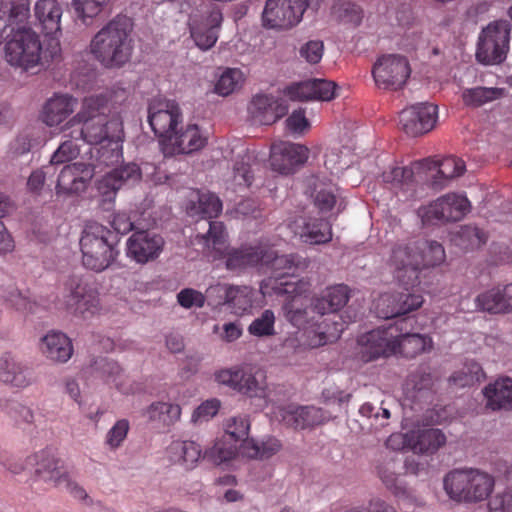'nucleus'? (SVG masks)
<instances>
[{
    "label": "nucleus",
    "instance_id": "30",
    "mask_svg": "<svg viewBox=\"0 0 512 512\" xmlns=\"http://www.w3.org/2000/svg\"><path fill=\"white\" fill-rule=\"evenodd\" d=\"M77 105V98L69 94L56 93L45 102L41 111V120L48 127L64 125Z\"/></svg>",
    "mask_w": 512,
    "mask_h": 512
},
{
    "label": "nucleus",
    "instance_id": "58",
    "mask_svg": "<svg viewBox=\"0 0 512 512\" xmlns=\"http://www.w3.org/2000/svg\"><path fill=\"white\" fill-rule=\"evenodd\" d=\"M276 317L272 310H264L248 327V332L255 337H270L275 335Z\"/></svg>",
    "mask_w": 512,
    "mask_h": 512
},
{
    "label": "nucleus",
    "instance_id": "34",
    "mask_svg": "<svg viewBox=\"0 0 512 512\" xmlns=\"http://www.w3.org/2000/svg\"><path fill=\"white\" fill-rule=\"evenodd\" d=\"M237 392L263 402L261 408L268 406V386L265 373L257 368L242 366Z\"/></svg>",
    "mask_w": 512,
    "mask_h": 512
},
{
    "label": "nucleus",
    "instance_id": "36",
    "mask_svg": "<svg viewBox=\"0 0 512 512\" xmlns=\"http://www.w3.org/2000/svg\"><path fill=\"white\" fill-rule=\"evenodd\" d=\"M260 167V161L254 151L243 149L238 153L232 170L231 186L233 189L248 188Z\"/></svg>",
    "mask_w": 512,
    "mask_h": 512
},
{
    "label": "nucleus",
    "instance_id": "55",
    "mask_svg": "<svg viewBox=\"0 0 512 512\" xmlns=\"http://www.w3.org/2000/svg\"><path fill=\"white\" fill-rule=\"evenodd\" d=\"M373 309L379 318L389 319L400 316L399 292L382 293L374 300Z\"/></svg>",
    "mask_w": 512,
    "mask_h": 512
},
{
    "label": "nucleus",
    "instance_id": "44",
    "mask_svg": "<svg viewBox=\"0 0 512 512\" xmlns=\"http://www.w3.org/2000/svg\"><path fill=\"white\" fill-rule=\"evenodd\" d=\"M399 464L400 461L396 457L381 454L376 466L379 478L386 488L394 494H400L404 491V486L397 473Z\"/></svg>",
    "mask_w": 512,
    "mask_h": 512
},
{
    "label": "nucleus",
    "instance_id": "31",
    "mask_svg": "<svg viewBox=\"0 0 512 512\" xmlns=\"http://www.w3.org/2000/svg\"><path fill=\"white\" fill-rule=\"evenodd\" d=\"M62 14V6L57 0H37L34 4V17L42 32L53 37L51 41H58L61 35Z\"/></svg>",
    "mask_w": 512,
    "mask_h": 512
},
{
    "label": "nucleus",
    "instance_id": "64",
    "mask_svg": "<svg viewBox=\"0 0 512 512\" xmlns=\"http://www.w3.org/2000/svg\"><path fill=\"white\" fill-rule=\"evenodd\" d=\"M199 209L204 218L217 217L222 211V202L213 193H202L199 196Z\"/></svg>",
    "mask_w": 512,
    "mask_h": 512
},
{
    "label": "nucleus",
    "instance_id": "62",
    "mask_svg": "<svg viewBox=\"0 0 512 512\" xmlns=\"http://www.w3.org/2000/svg\"><path fill=\"white\" fill-rule=\"evenodd\" d=\"M130 429V425L128 420L120 419L118 420L107 432L105 437V445L110 450L118 449L123 442L125 441L128 432Z\"/></svg>",
    "mask_w": 512,
    "mask_h": 512
},
{
    "label": "nucleus",
    "instance_id": "46",
    "mask_svg": "<svg viewBox=\"0 0 512 512\" xmlns=\"http://www.w3.org/2000/svg\"><path fill=\"white\" fill-rule=\"evenodd\" d=\"M473 310L493 314L507 312L504 290L499 287H495L479 294L474 300Z\"/></svg>",
    "mask_w": 512,
    "mask_h": 512
},
{
    "label": "nucleus",
    "instance_id": "48",
    "mask_svg": "<svg viewBox=\"0 0 512 512\" xmlns=\"http://www.w3.org/2000/svg\"><path fill=\"white\" fill-rule=\"evenodd\" d=\"M0 411L18 426L32 425L35 420L34 410L30 406L15 400L0 402Z\"/></svg>",
    "mask_w": 512,
    "mask_h": 512
},
{
    "label": "nucleus",
    "instance_id": "53",
    "mask_svg": "<svg viewBox=\"0 0 512 512\" xmlns=\"http://www.w3.org/2000/svg\"><path fill=\"white\" fill-rule=\"evenodd\" d=\"M333 16L343 24L356 27L363 19V11L360 6L349 0H338L332 7Z\"/></svg>",
    "mask_w": 512,
    "mask_h": 512
},
{
    "label": "nucleus",
    "instance_id": "63",
    "mask_svg": "<svg viewBox=\"0 0 512 512\" xmlns=\"http://www.w3.org/2000/svg\"><path fill=\"white\" fill-rule=\"evenodd\" d=\"M221 407L220 400L216 398L208 399L202 402L191 415V422L194 425L208 422L212 419L219 411Z\"/></svg>",
    "mask_w": 512,
    "mask_h": 512
},
{
    "label": "nucleus",
    "instance_id": "28",
    "mask_svg": "<svg viewBox=\"0 0 512 512\" xmlns=\"http://www.w3.org/2000/svg\"><path fill=\"white\" fill-rule=\"evenodd\" d=\"M274 417L295 429H304L309 426L319 425L327 421L330 416L314 406H276L273 409Z\"/></svg>",
    "mask_w": 512,
    "mask_h": 512
},
{
    "label": "nucleus",
    "instance_id": "8",
    "mask_svg": "<svg viewBox=\"0 0 512 512\" xmlns=\"http://www.w3.org/2000/svg\"><path fill=\"white\" fill-rule=\"evenodd\" d=\"M493 486V478L477 469L454 470L444 478L445 491L457 501H482L491 493Z\"/></svg>",
    "mask_w": 512,
    "mask_h": 512
},
{
    "label": "nucleus",
    "instance_id": "10",
    "mask_svg": "<svg viewBox=\"0 0 512 512\" xmlns=\"http://www.w3.org/2000/svg\"><path fill=\"white\" fill-rule=\"evenodd\" d=\"M471 209V203L462 193L450 192L422 205L417 215L423 225H440L462 220Z\"/></svg>",
    "mask_w": 512,
    "mask_h": 512
},
{
    "label": "nucleus",
    "instance_id": "41",
    "mask_svg": "<svg viewBox=\"0 0 512 512\" xmlns=\"http://www.w3.org/2000/svg\"><path fill=\"white\" fill-rule=\"evenodd\" d=\"M486 405L492 410L512 408V379L502 378L485 387Z\"/></svg>",
    "mask_w": 512,
    "mask_h": 512
},
{
    "label": "nucleus",
    "instance_id": "57",
    "mask_svg": "<svg viewBox=\"0 0 512 512\" xmlns=\"http://www.w3.org/2000/svg\"><path fill=\"white\" fill-rule=\"evenodd\" d=\"M64 137H67L59 147L53 152L50 158V164L57 165L75 159L80 153V147L76 143L79 139L70 136V130L63 132Z\"/></svg>",
    "mask_w": 512,
    "mask_h": 512
},
{
    "label": "nucleus",
    "instance_id": "42",
    "mask_svg": "<svg viewBox=\"0 0 512 512\" xmlns=\"http://www.w3.org/2000/svg\"><path fill=\"white\" fill-rule=\"evenodd\" d=\"M282 448L281 442L272 436L257 441L253 438L246 439L240 446L241 454L251 459H269Z\"/></svg>",
    "mask_w": 512,
    "mask_h": 512
},
{
    "label": "nucleus",
    "instance_id": "21",
    "mask_svg": "<svg viewBox=\"0 0 512 512\" xmlns=\"http://www.w3.org/2000/svg\"><path fill=\"white\" fill-rule=\"evenodd\" d=\"M164 238L147 230L135 231L126 241V256L137 264L155 261L164 250Z\"/></svg>",
    "mask_w": 512,
    "mask_h": 512
},
{
    "label": "nucleus",
    "instance_id": "16",
    "mask_svg": "<svg viewBox=\"0 0 512 512\" xmlns=\"http://www.w3.org/2000/svg\"><path fill=\"white\" fill-rule=\"evenodd\" d=\"M159 142L165 156L189 155L206 146L208 133L197 124H187Z\"/></svg>",
    "mask_w": 512,
    "mask_h": 512
},
{
    "label": "nucleus",
    "instance_id": "38",
    "mask_svg": "<svg viewBox=\"0 0 512 512\" xmlns=\"http://www.w3.org/2000/svg\"><path fill=\"white\" fill-rule=\"evenodd\" d=\"M349 300V289L346 285L340 284L329 287L320 298L313 303L312 310L320 315V318L334 316V312L341 309Z\"/></svg>",
    "mask_w": 512,
    "mask_h": 512
},
{
    "label": "nucleus",
    "instance_id": "45",
    "mask_svg": "<svg viewBox=\"0 0 512 512\" xmlns=\"http://www.w3.org/2000/svg\"><path fill=\"white\" fill-rule=\"evenodd\" d=\"M414 434L413 452L431 454L436 452L446 442V437L440 429L430 428L423 431H412Z\"/></svg>",
    "mask_w": 512,
    "mask_h": 512
},
{
    "label": "nucleus",
    "instance_id": "11",
    "mask_svg": "<svg viewBox=\"0 0 512 512\" xmlns=\"http://www.w3.org/2000/svg\"><path fill=\"white\" fill-rule=\"evenodd\" d=\"M509 40L510 24L507 21L497 20L488 24L478 38L477 60L487 65L501 63L509 50Z\"/></svg>",
    "mask_w": 512,
    "mask_h": 512
},
{
    "label": "nucleus",
    "instance_id": "15",
    "mask_svg": "<svg viewBox=\"0 0 512 512\" xmlns=\"http://www.w3.org/2000/svg\"><path fill=\"white\" fill-rule=\"evenodd\" d=\"M415 168L422 175L423 183L435 189H443L451 179L461 176L466 167L463 160L448 156L441 161L430 158L417 161Z\"/></svg>",
    "mask_w": 512,
    "mask_h": 512
},
{
    "label": "nucleus",
    "instance_id": "51",
    "mask_svg": "<svg viewBox=\"0 0 512 512\" xmlns=\"http://www.w3.org/2000/svg\"><path fill=\"white\" fill-rule=\"evenodd\" d=\"M250 111L261 123L270 124L275 122L284 113L276 112L273 97L260 94L256 95L250 105Z\"/></svg>",
    "mask_w": 512,
    "mask_h": 512
},
{
    "label": "nucleus",
    "instance_id": "32",
    "mask_svg": "<svg viewBox=\"0 0 512 512\" xmlns=\"http://www.w3.org/2000/svg\"><path fill=\"white\" fill-rule=\"evenodd\" d=\"M222 19V13L219 10H212L201 21L191 20L190 33L197 47L206 51L215 45Z\"/></svg>",
    "mask_w": 512,
    "mask_h": 512
},
{
    "label": "nucleus",
    "instance_id": "3",
    "mask_svg": "<svg viewBox=\"0 0 512 512\" xmlns=\"http://www.w3.org/2000/svg\"><path fill=\"white\" fill-rule=\"evenodd\" d=\"M206 234L198 236L206 253L213 260H224L225 268L231 272L241 273L250 268H259L261 261H268L271 256L265 250V242L244 244L239 248H229L225 226L219 221H209Z\"/></svg>",
    "mask_w": 512,
    "mask_h": 512
},
{
    "label": "nucleus",
    "instance_id": "19",
    "mask_svg": "<svg viewBox=\"0 0 512 512\" xmlns=\"http://www.w3.org/2000/svg\"><path fill=\"white\" fill-rule=\"evenodd\" d=\"M142 179V171L136 163H127L104 174L96 181V189L102 202H114L117 193L130 188Z\"/></svg>",
    "mask_w": 512,
    "mask_h": 512
},
{
    "label": "nucleus",
    "instance_id": "22",
    "mask_svg": "<svg viewBox=\"0 0 512 512\" xmlns=\"http://www.w3.org/2000/svg\"><path fill=\"white\" fill-rule=\"evenodd\" d=\"M0 382L16 389H26L37 382L32 367L19 355L6 351L0 355Z\"/></svg>",
    "mask_w": 512,
    "mask_h": 512
},
{
    "label": "nucleus",
    "instance_id": "35",
    "mask_svg": "<svg viewBox=\"0 0 512 512\" xmlns=\"http://www.w3.org/2000/svg\"><path fill=\"white\" fill-rule=\"evenodd\" d=\"M166 457L169 462L179 465L185 470H192L198 465L202 457V450L200 445L194 441L175 440L166 448Z\"/></svg>",
    "mask_w": 512,
    "mask_h": 512
},
{
    "label": "nucleus",
    "instance_id": "20",
    "mask_svg": "<svg viewBox=\"0 0 512 512\" xmlns=\"http://www.w3.org/2000/svg\"><path fill=\"white\" fill-rule=\"evenodd\" d=\"M309 154V148L303 144L277 141L270 148V167L279 174L290 175L307 162Z\"/></svg>",
    "mask_w": 512,
    "mask_h": 512
},
{
    "label": "nucleus",
    "instance_id": "60",
    "mask_svg": "<svg viewBox=\"0 0 512 512\" xmlns=\"http://www.w3.org/2000/svg\"><path fill=\"white\" fill-rule=\"evenodd\" d=\"M238 452L237 442L219 439L210 448L208 455L215 464H222L232 460Z\"/></svg>",
    "mask_w": 512,
    "mask_h": 512
},
{
    "label": "nucleus",
    "instance_id": "27",
    "mask_svg": "<svg viewBox=\"0 0 512 512\" xmlns=\"http://www.w3.org/2000/svg\"><path fill=\"white\" fill-rule=\"evenodd\" d=\"M337 85L325 79H309L292 83L283 93L293 101H331L336 96Z\"/></svg>",
    "mask_w": 512,
    "mask_h": 512
},
{
    "label": "nucleus",
    "instance_id": "9",
    "mask_svg": "<svg viewBox=\"0 0 512 512\" xmlns=\"http://www.w3.org/2000/svg\"><path fill=\"white\" fill-rule=\"evenodd\" d=\"M418 239H407L395 243L387 259V264L394 278L406 290L420 284L419 263L421 257L418 249Z\"/></svg>",
    "mask_w": 512,
    "mask_h": 512
},
{
    "label": "nucleus",
    "instance_id": "37",
    "mask_svg": "<svg viewBox=\"0 0 512 512\" xmlns=\"http://www.w3.org/2000/svg\"><path fill=\"white\" fill-rule=\"evenodd\" d=\"M40 350L47 359L55 363H66L72 357L73 345L66 334L50 331L41 339Z\"/></svg>",
    "mask_w": 512,
    "mask_h": 512
},
{
    "label": "nucleus",
    "instance_id": "6",
    "mask_svg": "<svg viewBox=\"0 0 512 512\" xmlns=\"http://www.w3.org/2000/svg\"><path fill=\"white\" fill-rule=\"evenodd\" d=\"M83 266L100 273L108 269L118 258V240L104 225L97 222L87 223L79 239Z\"/></svg>",
    "mask_w": 512,
    "mask_h": 512
},
{
    "label": "nucleus",
    "instance_id": "59",
    "mask_svg": "<svg viewBox=\"0 0 512 512\" xmlns=\"http://www.w3.org/2000/svg\"><path fill=\"white\" fill-rule=\"evenodd\" d=\"M250 430V422L246 416H232L225 420L224 431L225 436L229 437L230 440L243 442L248 439L247 436Z\"/></svg>",
    "mask_w": 512,
    "mask_h": 512
},
{
    "label": "nucleus",
    "instance_id": "52",
    "mask_svg": "<svg viewBox=\"0 0 512 512\" xmlns=\"http://www.w3.org/2000/svg\"><path fill=\"white\" fill-rule=\"evenodd\" d=\"M111 0H71V8L84 24L92 22L108 6Z\"/></svg>",
    "mask_w": 512,
    "mask_h": 512
},
{
    "label": "nucleus",
    "instance_id": "25",
    "mask_svg": "<svg viewBox=\"0 0 512 512\" xmlns=\"http://www.w3.org/2000/svg\"><path fill=\"white\" fill-rule=\"evenodd\" d=\"M438 118V107L432 103H417L399 114L401 129L410 136H419L433 129Z\"/></svg>",
    "mask_w": 512,
    "mask_h": 512
},
{
    "label": "nucleus",
    "instance_id": "26",
    "mask_svg": "<svg viewBox=\"0 0 512 512\" xmlns=\"http://www.w3.org/2000/svg\"><path fill=\"white\" fill-rule=\"evenodd\" d=\"M207 294H217L224 298L232 313L242 316L250 313L257 305L258 293L248 286H236L228 284H216L207 289Z\"/></svg>",
    "mask_w": 512,
    "mask_h": 512
},
{
    "label": "nucleus",
    "instance_id": "56",
    "mask_svg": "<svg viewBox=\"0 0 512 512\" xmlns=\"http://www.w3.org/2000/svg\"><path fill=\"white\" fill-rule=\"evenodd\" d=\"M483 377L484 373L480 364L469 361L450 377V381L459 387H466L481 381Z\"/></svg>",
    "mask_w": 512,
    "mask_h": 512
},
{
    "label": "nucleus",
    "instance_id": "24",
    "mask_svg": "<svg viewBox=\"0 0 512 512\" xmlns=\"http://www.w3.org/2000/svg\"><path fill=\"white\" fill-rule=\"evenodd\" d=\"M94 174V167L91 164L75 162L65 165L57 178L56 195L75 196L85 192Z\"/></svg>",
    "mask_w": 512,
    "mask_h": 512
},
{
    "label": "nucleus",
    "instance_id": "2",
    "mask_svg": "<svg viewBox=\"0 0 512 512\" xmlns=\"http://www.w3.org/2000/svg\"><path fill=\"white\" fill-rule=\"evenodd\" d=\"M108 100L103 95L86 97L80 111L61 126L70 136L90 145H99L97 160L110 166L122 158L123 127L117 117H109Z\"/></svg>",
    "mask_w": 512,
    "mask_h": 512
},
{
    "label": "nucleus",
    "instance_id": "13",
    "mask_svg": "<svg viewBox=\"0 0 512 512\" xmlns=\"http://www.w3.org/2000/svg\"><path fill=\"white\" fill-rule=\"evenodd\" d=\"M411 68L406 57L385 54L377 58L372 67V77L379 89L398 90L407 82Z\"/></svg>",
    "mask_w": 512,
    "mask_h": 512
},
{
    "label": "nucleus",
    "instance_id": "39",
    "mask_svg": "<svg viewBox=\"0 0 512 512\" xmlns=\"http://www.w3.org/2000/svg\"><path fill=\"white\" fill-rule=\"evenodd\" d=\"M401 327V335L397 337V353L405 357H415L426 351H430L433 346L431 337L419 333L404 332L405 321L396 322Z\"/></svg>",
    "mask_w": 512,
    "mask_h": 512
},
{
    "label": "nucleus",
    "instance_id": "29",
    "mask_svg": "<svg viewBox=\"0 0 512 512\" xmlns=\"http://www.w3.org/2000/svg\"><path fill=\"white\" fill-rule=\"evenodd\" d=\"M290 229L308 245L326 244L333 237L331 224L324 219L300 217L290 224Z\"/></svg>",
    "mask_w": 512,
    "mask_h": 512
},
{
    "label": "nucleus",
    "instance_id": "61",
    "mask_svg": "<svg viewBox=\"0 0 512 512\" xmlns=\"http://www.w3.org/2000/svg\"><path fill=\"white\" fill-rule=\"evenodd\" d=\"M351 159L348 152L335 148L329 149L325 154L324 165L331 174L338 175L346 169H350Z\"/></svg>",
    "mask_w": 512,
    "mask_h": 512
},
{
    "label": "nucleus",
    "instance_id": "47",
    "mask_svg": "<svg viewBox=\"0 0 512 512\" xmlns=\"http://www.w3.org/2000/svg\"><path fill=\"white\" fill-rule=\"evenodd\" d=\"M504 94L505 90L497 87L466 88L462 92V100L466 106L480 107L502 98Z\"/></svg>",
    "mask_w": 512,
    "mask_h": 512
},
{
    "label": "nucleus",
    "instance_id": "17",
    "mask_svg": "<svg viewBox=\"0 0 512 512\" xmlns=\"http://www.w3.org/2000/svg\"><path fill=\"white\" fill-rule=\"evenodd\" d=\"M344 331V322L337 315L326 316L312 322L308 321L299 332L298 341L303 348H317L340 338Z\"/></svg>",
    "mask_w": 512,
    "mask_h": 512
},
{
    "label": "nucleus",
    "instance_id": "33",
    "mask_svg": "<svg viewBox=\"0 0 512 512\" xmlns=\"http://www.w3.org/2000/svg\"><path fill=\"white\" fill-rule=\"evenodd\" d=\"M383 181L393 188L399 189L405 199L414 196L416 184L423 183L422 175L415 168V162L409 167L391 166L382 174Z\"/></svg>",
    "mask_w": 512,
    "mask_h": 512
},
{
    "label": "nucleus",
    "instance_id": "14",
    "mask_svg": "<svg viewBox=\"0 0 512 512\" xmlns=\"http://www.w3.org/2000/svg\"><path fill=\"white\" fill-rule=\"evenodd\" d=\"M307 6V0H266L262 25L267 29H290L301 21Z\"/></svg>",
    "mask_w": 512,
    "mask_h": 512
},
{
    "label": "nucleus",
    "instance_id": "12",
    "mask_svg": "<svg viewBox=\"0 0 512 512\" xmlns=\"http://www.w3.org/2000/svg\"><path fill=\"white\" fill-rule=\"evenodd\" d=\"M399 335H401V327L396 322L361 335L358 338V346L362 360L368 362L397 354V337Z\"/></svg>",
    "mask_w": 512,
    "mask_h": 512
},
{
    "label": "nucleus",
    "instance_id": "43",
    "mask_svg": "<svg viewBox=\"0 0 512 512\" xmlns=\"http://www.w3.org/2000/svg\"><path fill=\"white\" fill-rule=\"evenodd\" d=\"M87 373L107 384L114 385L117 389H121L120 379L122 378L123 371L114 360L105 357L97 358L89 365Z\"/></svg>",
    "mask_w": 512,
    "mask_h": 512
},
{
    "label": "nucleus",
    "instance_id": "50",
    "mask_svg": "<svg viewBox=\"0 0 512 512\" xmlns=\"http://www.w3.org/2000/svg\"><path fill=\"white\" fill-rule=\"evenodd\" d=\"M421 248L418 249L421 262L419 263V273L426 268H431L442 264L445 260V250L443 246L436 241H427L418 239Z\"/></svg>",
    "mask_w": 512,
    "mask_h": 512
},
{
    "label": "nucleus",
    "instance_id": "23",
    "mask_svg": "<svg viewBox=\"0 0 512 512\" xmlns=\"http://www.w3.org/2000/svg\"><path fill=\"white\" fill-rule=\"evenodd\" d=\"M36 474L44 482L64 488L75 499L85 503L89 502L86 490L69 476L54 457L45 458L41 456V461L37 464Z\"/></svg>",
    "mask_w": 512,
    "mask_h": 512
},
{
    "label": "nucleus",
    "instance_id": "40",
    "mask_svg": "<svg viewBox=\"0 0 512 512\" xmlns=\"http://www.w3.org/2000/svg\"><path fill=\"white\" fill-rule=\"evenodd\" d=\"M180 405L170 402L155 401L145 410L147 419L158 427L170 428L181 418Z\"/></svg>",
    "mask_w": 512,
    "mask_h": 512
},
{
    "label": "nucleus",
    "instance_id": "7",
    "mask_svg": "<svg viewBox=\"0 0 512 512\" xmlns=\"http://www.w3.org/2000/svg\"><path fill=\"white\" fill-rule=\"evenodd\" d=\"M63 305L70 314L88 319L101 310L97 283L88 276L73 274L63 282Z\"/></svg>",
    "mask_w": 512,
    "mask_h": 512
},
{
    "label": "nucleus",
    "instance_id": "49",
    "mask_svg": "<svg viewBox=\"0 0 512 512\" xmlns=\"http://www.w3.org/2000/svg\"><path fill=\"white\" fill-rule=\"evenodd\" d=\"M245 82V74L239 68H226L218 77L214 91L220 96H228L239 90Z\"/></svg>",
    "mask_w": 512,
    "mask_h": 512
},
{
    "label": "nucleus",
    "instance_id": "4",
    "mask_svg": "<svg viewBox=\"0 0 512 512\" xmlns=\"http://www.w3.org/2000/svg\"><path fill=\"white\" fill-rule=\"evenodd\" d=\"M265 250L271 254L268 261H261L260 269H271V276L260 284V292L263 296L272 292L277 295H288L294 301L310 290V282L307 279H296L298 271L308 267V261L295 254L277 255L276 251L265 243Z\"/></svg>",
    "mask_w": 512,
    "mask_h": 512
},
{
    "label": "nucleus",
    "instance_id": "5",
    "mask_svg": "<svg viewBox=\"0 0 512 512\" xmlns=\"http://www.w3.org/2000/svg\"><path fill=\"white\" fill-rule=\"evenodd\" d=\"M131 25L127 18L116 17L101 28L90 43V52L105 67H120L132 54Z\"/></svg>",
    "mask_w": 512,
    "mask_h": 512
},
{
    "label": "nucleus",
    "instance_id": "1",
    "mask_svg": "<svg viewBox=\"0 0 512 512\" xmlns=\"http://www.w3.org/2000/svg\"><path fill=\"white\" fill-rule=\"evenodd\" d=\"M29 19V0L1 2L0 45L4 44V60L14 70L35 74L60 56L61 47L59 41H50L44 47Z\"/></svg>",
    "mask_w": 512,
    "mask_h": 512
},
{
    "label": "nucleus",
    "instance_id": "54",
    "mask_svg": "<svg viewBox=\"0 0 512 512\" xmlns=\"http://www.w3.org/2000/svg\"><path fill=\"white\" fill-rule=\"evenodd\" d=\"M455 244L463 249H474L483 245L487 236L476 226L465 225L460 227L453 238Z\"/></svg>",
    "mask_w": 512,
    "mask_h": 512
},
{
    "label": "nucleus",
    "instance_id": "18",
    "mask_svg": "<svg viewBox=\"0 0 512 512\" xmlns=\"http://www.w3.org/2000/svg\"><path fill=\"white\" fill-rule=\"evenodd\" d=\"M183 121L180 106L173 100L154 98L148 106V122L160 140L176 131Z\"/></svg>",
    "mask_w": 512,
    "mask_h": 512
}]
</instances>
